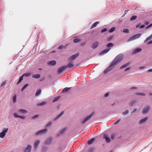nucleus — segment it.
I'll list each match as a JSON object with an SVG mask.
<instances>
[{
    "mask_svg": "<svg viewBox=\"0 0 152 152\" xmlns=\"http://www.w3.org/2000/svg\"><path fill=\"white\" fill-rule=\"evenodd\" d=\"M47 131L48 129H42L41 130H39V131L37 132L35 134L36 135H39L42 134H43L46 133L47 132Z\"/></svg>",
    "mask_w": 152,
    "mask_h": 152,
    "instance_id": "0eeeda50",
    "label": "nucleus"
},
{
    "mask_svg": "<svg viewBox=\"0 0 152 152\" xmlns=\"http://www.w3.org/2000/svg\"><path fill=\"white\" fill-rule=\"evenodd\" d=\"M52 124V122L51 121H50L48 122L46 126L48 127L50 126Z\"/></svg>",
    "mask_w": 152,
    "mask_h": 152,
    "instance_id": "37998d69",
    "label": "nucleus"
},
{
    "mask_svg": "<svg viewBox=\"0 0 152 152\" xmlns=\"http://www.w3.org/2000/svg\"><path fill=\"white\" fill-rule=\"evenodd\" d=\"M148 72H152V69L148 70Z\"/></svg>",
    "mask_w": 152,
    "mask_h": 152,
    "instance_id": "e2e57ef3",
    "label": "nucleus"
},
{
    "mask_svg": "<svg viewBox=\"0 0 152 152\" xmlns=\"http://www.w3.org/2000/svg\"><path fill=\"white\" fill-rule=\"evenodd\" d=\"M19 118H20L21 119H25V116H23V115L22 116H20V115L19 116Z\"/></svg>",
    "mask_w": 152,
    "mask_h": 152,
    "instance_id": "de8ad7c7",
    "label": "nucleus"
},
{
    "mask_svg": "<svg viewBox=\"0 0 152 152\" xmlns=\"http://www.w3.org/2000/svg\"><path fill=\"white\" fill-rule=\"evenodd\" d=\"M99 42H96L94 43L92 45L91 47L93 49H95L99 45Z\"/></svg>",
    "mask_w": 152,
    "mask_h": 152,
    "instance_id": "2eb2a0df",
    "label": "nucleus"
},
{
    "mask_svg": "<svg viewBox=\"0 0 152 152\" xmlns=\"http://www.w3.org/2000/svg\"><path fill=\"white\" fill-rule=\"evenodd\" d=\"M32 147V146L30 145H28L27 148L24 149V152H31Z\"/></svg>",
    "mask_w": 152,
    "mask_h": 152,
    "instance_id": "ddd939ff",
    "label": "nucleus"
},
{
    "mask_svg": "<svg viewBox=\"0 0 152 152\" xmlns=\"http://www.w3.org/2000/svg\"><path fill=\"white\" fill-rule=\"evenodd\" d=\"M123 58L124 55L122 54H120L116 57L112 63L115 66L116 64L121 61Z\"/></svg>",
    "mask_w": 152,
    "mask_h": 152,
    "instance_id": "f257e3e1",
    "label": "nucleus"
},
{
    "mask_svg": "<svg viewBox=\"0 0 152 152\" xmlns=\"http://www.w3.org/2000/svg\"><path fill=\"white\" fill-rule=\"evenodd\" d=\"M141 34H138L130 37L128 40V41H131L135 40L139 38L141 36Z\"/></svg>",
    "mask_w": 152,
    "mask_h": 152,
    "instance_id": "20e7f679",
    "label": "nucleus"
},
{
    "mask_svg": "<svg viewBox=\"0 0 152 152\" xmlns=\"http://www.w3.org/2000/svg\"><path fill=\"white\" fill-rule=\"evenodd\" d=\"M149 44H150L152 43V40L149 42L148 43Z\"/></svg>",
    "mask_w": 152,
    "mask_h": 152,
    "instance_id": "0e129e2a",
    "label": "nucleus"
},
{
    "mask_svg": "<svg viewBox=\"0 0 152 152\" xmlns=\"http://www.w3.org/2000/svg\"><path fill=\"white\" fill-rule=\"evenodd\" d=\"M64 111H62L59 114H58L55 120H56L59 118L61 117L64 114Z\"/></svg>",
    "mask_w": 152,
    "mask_h": 152,
    "instance_id": "412c9836",
    "label": "nucleus"
},
{
    "mask_svg": "<svg viewBox=\"0 0 152 152\" xmlns=\"http://www.w3.org/2000/svg\"><path fill=\"white\" fill-rule=\"evenodd\" d=\"M123 31L124 33H128L129 32V30L127 28H125L123 29Z\"/></svg>",
    "mask_w": 152,
    "mask_h": 152,
    "instance_id": "e433bc0d",
    "label": "nucleus"
},
{
    "mask_svg": "<svg viewBox=\"0 0 152 152\" xmlns=\"http://www.w3.org/2000/svg\"><path fill=\"white\" fill-rule=\"evenodd\" d=\"M14 116L15 118H18L19 115H18L17 113H14Z\"/></svg>",
    "mask_w": 152,
    "mask_h": 152,
    "instance_id": "a19ab883",
    "label": "nucleus"
},
{
    "mask_svg": "<svg viewBox=\"0 0 152 152\" xmlns=\"http://www.w3.org/2000/svg\"><path fill=\"white\" fill-rule=\"evenodd\" d=\"M133 103L132 102V105L133 104Z\"/></svg>",
    "mask_w": 152,
    "mask_h": 152,
    "instance_id": "774afa93",
    "label": "nucleus"
},
{
    "mask_svg": "<svg viewBox=\"0 0 152 152\" xmlns=\"http://www.w3.org/2000/svg\"><path fill=\"white\" fill-rule=\"evenodd\" d=\"M71 88V87H66L63 89L62 92H65L69 91Z\"/></svg>",
    "mask_w": 152,
    "mask_h": 152,
    "instance_id": "bb28decb",
    "label": "nucleus"
},
{
    "mask_svg": "<svg viewBox=\"0 0 152 152\" xmlns=\"http://www.w3.org/2000/svg\"><path fill=\"white\" fill-rule=\"evenodd\" d=\"M80 41V40L78 39H75L73 40V42L74 43H77Z\"/></svg>",
    "mask_w": 152,
    "mask_h": 152,
    "instance_id": "4c0bfd02",
    "label": "nucleus"
},
{
    "mask_svg": "<svg viewBox=\"0 0 152 152\" xmlns=\"http://www.w3.org/2000/svg\"><path fill=\"white\" fill-rule=\"evenodd\" d=\"M31 75V74L30 73H25V74H23V77H28L30 76Z\"/></svg>",
    "mask_w": 152,
    "mask_h": 152,
    "instance_id": "cd10ccee",
    "label": "nucleus"
},
{
    "mask_svg": "<svg viewBox=\"0 0 152 152\" xmlns=\"http://www.w3.org/2000/svg\"><path fill=\"white\" fill-rule=\"evenodd\" d=\"M79 55V53L77 52L74 55L70 57L69 58V61H71L73 60H75Z\"/></svg>",
    "mask_w": 152,
    "mask_h": 152,
    "instance_id": "39448f33",
    "label": "nucleus"
},
{
    "mask_svg": "<svg viewBox=\"0 0 152 152\" xmlns=\"http://www.w3.org/2000/svg\"><path fill=\"white\" fill-rule=\"evenodd\" d=\"M145 23L146 24H149V22L148 21H146L145 22Z\"/></svg>",
    "mask_w": 152,
    "mask_h": 152,
    "instance_id": "69168bd1",
    "label": "nucleus"
},
{
    "mask_svg": "<svg viewBox=\"0 0 152 152\" xmlns=\"http://www.w3.org/2000/svg\"><path fill=\"white\" fill-rule=\"evenodd\" d=\"M152 26V23L149 25L147 27H146V28H148Z\"/></svg>",
    "mask_w": 152,
    "mask_h": 152,
    "instance_id": "5fc2aeb1",
    "label": "nucleus"
},
{
    "mask_svg": "<svg viewBox=\"0 0 152 152\" xmlns=\"http://www.w3.org/2000/svg\"><path fill=\"white\" fill-rule=\"evenodd\" d=\"M136 94L138 95H141L143 96L145 95V94L144 93H136Z\"/></svg>",
    "mask_w": 152,
    "mask_h": 152,
    "instance_id": "ea45409f",
    "label": "nucleus"
},
{
    "mask_svg": "<svg viewBox=\"0 0 152 152\" xmlns=\"http://www.w3.org/2000/svg\"><path fill=\"white\" fill-rule=\"evenodd\" d=\"M66 128H64L62 130H61L59 133L57 134L58 136H59L60 135H61L63 134L64 133L65 131L66 130Z\"/></svg>",
    "mask_w": 152,
    "mask_h": 152,
    "instance_id": "aec40b11",
    "label": "nucleus"
},
{
    "mask_svg": "<svg viewBox=\"0 0 152 152\" xmlns=\"http://www.w3.org/2000/svg\"><path fill=\"white\" fill-rule=\"evenodd\" d=\"M108 95H109L108 93H105L104 95V96L105 97H106L108 96Z\"/></svg>",
    "mask_w": 152,
    "mask_h": 152,
    "instance_id": "3c124183",
    "label": "nucleus"
},
{
    "mask_svg": "<svg viewBox=\"0 0 152 152\" xmlns=\"http://www.w3.org/2000/svg\"><path fill=\"white\" fill-rule=\"evenodd\" d=\"M130 64V63H127L126 64H125L124 65H123L122 66H121L120 67L121 69H124L127 66H128L129 64Z\"/></svg>",
    "mask_w": 152,
    "mask_h": 152,
    "instance_id": "c756f323",
    "label": "nucleus"
},
{
    "mask_svg": "<svg viewBox=\"0 0 152 152\" xmlns=\"http://www.w3.org/2000/svg\"><path fill=\"white\" fill-rule=\"evenodd\" d=\"M73 62H70L68 64L67 66V67L72 68L74 66V65L73 63Z\"/></svg>",
    "mask_w": 152,
    "mask_h": 152,
    "instance_id": "5701e85b",
    "label": "nucleus"
},
{
    "mask_svg": "<svg viewBox=\"0 0 152 152\" xmlns=\"http://www.w3.org/2000/svg\"><path fill=\"white\" fill-rule=\"evenodd\" d=\"M23 75L20 77L19 80L18 81V83H17V84H19L23 80Z\"/></svg>",
    "mask_w": 152,
    "mask_h": 152,
    "instance_id": "473e14b6",
    "label": "nucleus"
},
{
    "mask_svg": "<svg viewBox=\"0 0 152 152\" xmlns=\"http://www.w3.org/2000/svg\"><path fill=\"white\" fill-rule=\"evenodd\" d=\"M28 85V84H25L21 89V91H23Z\"/></svg>",
    "mask_w": 152,
    "mask_h": 152,
    "instance_id": "f704fd0d",
    "label": "nucleus"
},
{
    "mask_svg": "<svg viewBox=\"0 0 152 152\" xmlns=\"http://www.w3.org/2000/svg\"><path fill=\"white\" fill-rule=\"evenodd\" d=\"M107 31V28H104L103 29H102V30H101V32L102 33H103L104 32L106 31Z\"/></svg>",
    "mask_w": 152,
    "mask_h": 152,
    "instance_id": "c03bdc74",
    "label": "nucleus"
},
{
    "mask_svg": "<svg viewBox=\"0 0 152 152\" xmlns=\"http://www.w3.org/2000/svg\"><path fill=\"white\" fill-rule=\"evenodd\" d=\"M46 103L45 102H43L40 103H38L37 104V106H42L45 104Z\"/></svg>",
    "mask_w": 152,
    "mask_h": 152,
    "instance_id": "c85d7f7f",
    "label": "nucleus"
},
{
    "mask_svg": "<svg viewBox=\"0 0 152 152\" xmlns=\"http://www.w3.org/2000/svg\"><path fill=\"white\" fill-rule=\"evenodd\" d=\"M129 110H126L124 112H123L122 114L124 115H126L128 113Z\"/></svg>",
    "mask_w": 152,
    "mask_h": 152,
    "instance_id": "58836bf2",
    "label": "nucleus"
},
{
    "mask_svg": "<svg viewBox=\"0 0 152 152\" xmlns=\"http://www.w3.org/2000/svg\"><path fill=\"white\" fill-rule=\"evenodd\" d=\"M104 138L105 139L107 143H109L110 142V139L109 137H107V135L104 134Z\"/></svg>",
    "mask_w": 152,
    "mask_h": 152,
    "instance_id": "6ab92c4d",
    "label": "nucleus"
},
{
    "mask_svg": "<svg viewBox=\"0 0 152 152\" xmlns=\"http://www.w3.org/2000/svg\"><path fill=\"white\" fill-rule=\"evenodd\" d=\"M115 137V135L114 134H112L111 136V138L112 139H113Z\"/></svg>",
    "mask_w": 152,
    "mask_h": 152,
    "instance_id": "8fccbe9b",
    "label": "nucleus"
},
{
    "mask_svg": "<svg viewBox=\"0 0 152 152\" xmlns=\"http://www.w3.org/2000/svg\"><path fill=\"white\" fill-rule=\"evenodd\" d=\"M137 109L136 108L134 109L133 110V111H132V113H133L135 112H136L137 111Z\"/></svg>",
    "mask_w": 152,
    "mask_h": 152,
    "instance_id": "864d4df0",
    "label": "nucleus"
},
{
    "mask_svg": "<svg viewBox=\"0 0 152 152\" xmlns=\"http://www.w3.org/2000/svg\"><path fill=\"white\" fill-rule=\"evenodd\" d=\"M113 44L112 43H108L107 45V46L108 47V48H110V47H112L113 46Z\"/></svg>",
    "mask_w": 152,
    "mask_h": 152,
    "instance_id": "72a5a7b5",
    "label": "nucleus"
},
{
    "mask_svg": "<svg viewBox=\"0 0 152 152\" xmlns=\"http://www.w3.org/2000/svg\"><path fill=\"white\" fill-rule=\"evenodd\" d=\"M99 22H96L94 23L92 25L91 27V28H93L95 27L97 25L99 24Z\"/></svg>",
    "mask_w": 152,
    "mask_h": 152,
    "instance_id": "393cba45",
    "label": "nucleus"
},
{
    "mask_svg": "<svg viewBox=\"0 0 152 152\" xmlns=\"http://www.w3.org/2000/svg\"><path fill=\"white\" fill-rule=\"evenodd\" d=\"M145 26V25H142L140 27V28H141V29L142 28H143Z\"/></svg>",
    "mask_w": 152,
    "mask_h": 152,
    "instance_id": "bf43d9fd",
    "label": "nucleus"
},
{
    "mask_svg": "<svg viewBox=\"0 0 152 152\" xmlns=\"http://www.w3.org/2000/svg\"><path fill=\"white\" fill-rule=\"evenodd\" d=\"M95 140V138L92 139L88 140V144L90 145L93 143V142Z\"/></svg>",
    "mask_w": 152,
    "mask_h": 152,
    "instance_id": "b1692460",
    "label": "nucleus"
},
{
    "mask_svg": "<svg viewBox=\"0 0 152 152\" xmlns=\"http://www.w3.org/2000/svg\"><path fill=\"white\" fill-rule=\"evenodd\" d=\"M115 29V28L114 27H113L111 28L109 30V32L110 33H112L113 32Z\"/></svg>",
    "mask_w": 152,
    "mask_h": 152,
    "instance_id": "c9c22d12",
    "label": "nucleus"
},
{
    "mask_svg": "<svg viewBox=\"0 0 152 152\" xmlns=\"http://www.w3.org/2000/svg\"><path fill=\"white\" fill-rule=\"evenodd\" d=\"M41 91L40 89H39L36 92L35 96H38L41 93Z\"/></svg>",
    "mask_w": 152,
    "mask_h": 152,
    "instance_id": "7c9ffc66",
    "label": "nucleus"
},
{
    "mask_svg": "<svg viewBox=\"0 0 152 152\" xmlns=\"http://www.w3.org/2000/svg\"><path fill=\"white\" fill-rule=\"evenodd\" d=\"M6 84V83L5 82H3V83L1 84V86H4V85H5Z\"/></svg>",
    "mask_w": 152,
    "mask_h": 152,
    "instance_id": "052dcab7",
    "label": "nucleus"
},
{
    "mask_svg": "<svg viewBox=\"0 0 152 152\" xmlns=\"http://www.w3.org/2000/svg\"><path fill=\"white\" fill-rule=\"evenodd\" d=\"M148 118L147 117H145L143 118H142L140 120L139 122V124H142L145 122L148 119Z\"/></svg>",
    "mask_w": 152,
    "mask_h": 152,
    "instance_id": "a211bd4d",
    "label": "nucleus"
},
{
    "mask_svg": "<svg viewBox=\"0 0 152 152\" xmlns=\"http://www.w3.org/2000/svg\"><path fill=\"white\" fill-rule=\"evenodd\" d=\"M132 88V89H134V88H135L134 87H133Z\"/></svg>",
    "mask_w": 152,
    "mask_h": 152,
    "instance_id": "338daca9",
    "label": "nucleus"
},
{
    "mask_svg": "<svg viewBox=\"0 0 152 152\" xmlns=\"http://www.w3.org/2000/svg\"><path fill=\"white\" fill-rule=\"evenodd\" d=\"M130 69V68H127L125 69L124 70L125 71H126L127 70H128Z\"/></svg>",
    "mask_w": 152,
    "mask_h": 152,
    "instance_id": "13d9d810",
    "label": "nucleus"
},
{
    "mask_svg": "<svg viewBox=\"0 0 152 152\" xmlns=\"http://www.w3.org/2000/svg\"><path fill=\"white\" fill-rule=\"evenodd\" d=\"M18 112L20 114L26 113H28L27 111L24 109H20L18 110Z\"/></svg>",
    "mask_w": 152,
    "mask_h": 152,
    "instance_id": "f3484780",
    "label": "nucleus"
},
{
    "mask_svg": "<svg viewBox=\"0 0 152 152\" xmlns=\"http://www.w3.org/2000/svg\"><path fill=\"white\" fill-rule=\"evenodd\" d=\"M151 108L150 106H147L145 108H143L142 113L143 114H146L148 112L149 110Z\"/></svg>",
    "mask_w": 152,
    "mask_h": 152,
    "instance_id": "1a4fd4ad",
    "label": "nucleus"
},
{
    "mask_svg": "<svg viewBox=\"0 0 152 152\" xmlns=\"http://www.w3.org/2000/svg\"><path fill=\"white\" fill-rule=\"evenodd\" d=\"M94 113L92 112L91 114L87 116L85 118L83 119L82 121V123L83 124H85L92 117Z\"/></svg>",
    "mask_w": 152,
    "mask_h": 152,
    "instance_id": "f03ea898",
    "label": "nucleus"
},
{
    "mask_svg": "<svg viewBox=\"0 0 152 152\" xmlns=\"http://www.w3.org/2000/svg\"><path fill=\"white\" fill-rule=\"evenodd\" d=\"M86 44V42H84L82 43L81 44V45L82 46H83V45H85Z\"/></svg>",
    "mask_w": 152,
    "mask_h": 152,
    "instance_id": "680f3d73",
    "label": "nucleus"
},
{
    "mask_svg": "<svg viewBox=\"0 0 152 152\" xmlns=\"http://www.w3.org/2000/svg\"><path fill=\"white\" fill-rule=\"evenodd\" d=\"M52 139L51 138H49L45 140V143L46 145H49L52 143Z\"/></svg>",
    "mask_w": 152,
    "mask_h": 152,
    "instance_id": "9d476101",
    "label": "nucleus"
},
{
    "mask_svg": "<svg viewBox=\"0 0 152 152\" xmlns=\"http://www.w3.org/2000/svg\"><path fill=\"white\" fill-rule=\"evenodd\" d=\"M140 25L141 24L140 23L137 24L136 26V28H138L140 26Z\"/></svg>",
    "mask_w": 152,
    "mask_h": 152,
    "instance_id": "6e6d98bb",
    "label": "nucleus"
},
{
    "mask_svg": "<svg viewBox=\"0 0 152 152\" xmlns=\"http://www.w3.org/2000/svg\"><path fill=\"white\" fill-rule=\"evenodd\" d=\"M142 49L140 48H137L135 49L133 52V54H136L139 52H140L142 51Z\"/></svg>",
    "mask_w": 152,
    "mask_h": 152,
    "instance_id": "dca6fc26",
    "label": "nucleus"
},
{
    "mask_svg": "<svg viewBox=\"0 0 152 152\" xmlns=\"http://www.w3.org/2000/svg\"><path fill=\"white\" fill-rule=\"evenodd\" d=\"M115 66L114 65V64L112 62L111 63V64L110 66L108 67L107 69H106L104 71V73H106L108 72V71H110L112 69H113Z\"/></svg>",
    "mask_w": 152,
    "mask_h": 152,
    "instance_id": "7ed1b4c3",
    "label": "nucleus"
},
{
    "mask_svg": "<svg viewBox=\"0 0 152 152\" xmlns=\"http://www.w3.org/2000/svg\"><path fill=\"white\" fill-rule=\"evenodd\" d=\"M128 11H129L128 10H125V12H124V15L126 14L128 12Z\"/></svg>",
    "mask_w": 152,
    "mask_h": 152,
    "instance_id": "4d7b16f0",
    "label": "nucleus"
},
{
    "mask_svg": "<svg viewBox=\"0 0 152 152\" xmlns=\"http://www.w3.org/2000/svg\"><path fill=\"white\" fill-rule=\"evenodd\" d=\"M40 143V141L39 140H36L34 142V150H36Z\"/></svg>",
    "mask_w": 152,
    "mask_h": 152,
    "instance_id": "423d86ee",
    "label": "nucleus"
},
{
    "mask_svg": "<svg viewBox=\"0 0 152 152\" xmlns=\"http://www.w3.org/2000/svg\"><path fill=\"white\" fill-rule=\"evenodd\" d=\"M60 96H57L56 97H55L53 101V102H54L56 101H58L60 98Z\"/></svg>",
    "mask_w": 152,
    "mask_h": 152,
    "instance_id": "a878e982",
    "label": "nucleus"
},
{
    "mask_svg": "<svg viewBox=\"0 0 152 152\" xmlns=\"http://www.w3.org/2000/svg\"><path fill=\"white\" fill-rule=\"evenodd\" d=\"M8 130V128L4 129L3 131L0 133V137L1 138H3L5 136Z\"/></svg>",
    "mask_w": 152,
    "mask_h": 152,
    "instance_id": "6e6552de",
    "label": "nucleus"
},
{
    "mask_svg": "<svg viewBox=\"0 0 152 152\" xmlns=\"http://www.w3.org/2000/svg\"><path fill=\"white\" fill-rule=\"evenodd\" d=\"M64 47V45H61L58 47V49H61Z\"/></svg>",
    "mask_w": 152,
    "mask_h": 152,
    "instance_id": "09e8293b",
    "label": "nucleus"
},
{
    "mask_svg": "<svg viewBox=\"0 0 152 152\" xmlns=\"http://www.w3.org/2000/svg\"><path fill=\"white\" fill-rule=\"evenodd\" d=\"M56 62L55 60L47 62L48 65H54L56 64Z\"/></svg>",
    "mask_w": 152,
    "mask_h": 152,
    "instance_id": "4468645a",
    "label": "nucleus"
},
{
    "mask_svg": "<svg viewBox=\"0 0 152 152\" xmlns=\"http://www.w3.org/2000/svg\"><path fill=\"white\" fill-rule=\"evenodd\" d=\"M110 48H107L102 50L100 53V55H103L107 53L110 50Z\"/></svg>",
    "mask_w": 152,
    "mask_h": 152,
    "instance_id": "9b49d317",
    "label": "nucleus"
},
{
    "mask_svg": "<svg viewBox=\"0 0 152 152\" xmlns=\"http://www.w3.org/2000/svg\"><path fill=\"white\" fill-rule=\"evenodd\" d=\"M39 116V115H35L32 117V118L34 119L35 118H38Z\"/></svg>",
    "mask_w": 152,
    "mask_h": 152,
    "instance_id": "a18cd8bd",
    "label": "nucleus"
},
{
    "mask_svg": "<svg viewBox=\"0 0 152 152\" xmlns=\"http://www.w3.org/2000/svg\"><path fill=\"white\" fill-rule=\"evenodd\" d=\"M145 67V66H140L139 67V69H143Z\"/></svg>",
    "mask_w": 152,
    "mask_h": 152,
    "instance_id": "603ef678",
    "label": "nucleus"
},
{
    "mask_svg": "<svg viewBox=\"0 0 152 152\" xmlns=\"http://www.w3.org/2000/svg\"><path fill=\"white\" fill-rule=\"evenodd\" d=\"M121 121V119H118L117 121H116L114 123V125H116L118 124L120 121Z\"/></svg>",
    "mask_w": 152,
    "mask_h": 152,
    "instance_id": "79ce46f5",
    "label": "nucleus"
},
{
    "mask_svg": "<svg viewBox=\"0 0 152 152\" xmlns=\"http://www.w3.org/2000/svg\"><path fill=\"white\" fill-rule=\"evenodd\" d=\"M13 101L14 102H15L16 101V97L15 96L13 97Z\"/></svg>",
    "mask_w": 152,
    "mask_h": 152,
    "instance_id": "49530a36",
    "label": "nucleus"
},
{
    "mask_svg": "<svg viewBox=\"0 0 152 152\" xmlns=\"http://www.w3.org/2000/svg\"><path fill=\"white\" fill-rule=\"evenodd\" d=\"M67 68V66H62L58 69V72L59 73H61L64 70H65Z\"/></svg>",
    "mask_w": 152,
    "mask_h": 152,
    "instance_id": "f8f14e48",
    "label": "nucleus"
},
{
    "mask_svg": "<svg viewBox=\"0 0 152 152\" xmlns=\"http://www.w3.org/2000/svg\"><path fill=\"white\" fill-rule=\"evenodd\" d=\"M40 77V75L39 74H34L32 75V77L34 78H39Z\"/></svg>",
    "mask_w": 152,
    "mask_h": 152,
    "instance_id": "4be33fe9",
    "label": "nucleus"
},
{
    "mask_svg": "<svg viewBox=\"0 0 152 152\" xmlns=\"http://www.w3.org/2000/svg\"><path fill=\"white\" fill-rule=\"evenodd\" d=\"M137 16L136 15H134L132 16L130 19V21H133L135 20L137 18Z\"/></svg>",
    "mask_w": 152,
    "mask_h": 152,
    "instance_id": "2f4dec72",
    "label": "nucleus"
}]
</instances>
